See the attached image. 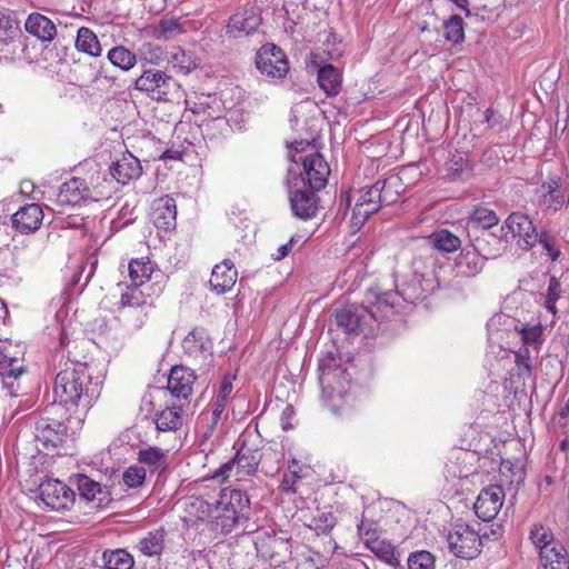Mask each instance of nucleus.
<instances>
[{"mask_svg":"<svg viewBox=\"0 0 569 569\" xmlns=\"http://www.w3.org/2000/svg\"><path fill=\"white\" fill-rule=\"evenodd\" d=\"M318 371L323 405L337 417H351L357 406L350 393L351 376L347 369L332 353H327L319 359Z\"/></svg>","mask_w":569,"mask_h":569,"instance_id":"obj_1","label":"nucleus"},{"mask_svg":"<svg viewBox=\"0 0 569 569\" xmlns=\"http://www.w3.org/2000/svg\"><path fill=\"white\" fill-rule=\"evenodd\" d=\"M90 368L86 363L70 362L60 370L53 382V395L60 406L68 410L78 406L90 407L99 397V382L91 381Z\"/></svg>","mask_w":569,"mask_h":569,"instance_id":"obj_2","label":"nucleus"},{"mask_svg":"<svg viewBox=\"0 0 569 569\" xmlns=\"http://www.w3.org/2000/svg\"><path fill=\"white\" fill-rule=\"evenodd\" d=\"M400 178L391 176L387 179H378L373 184L360 189L352 209V226L360 229L366 220L382 206L395 203L400 196Z\"/></svg>","mask_w":569,"mask_h":569,"instance_id":"obj_3","label":"nucleus"},{"mask_svg":"<svg viewBox=\"0 0 569 569\" xmlns=\"http://www.w3.org/2000/svg\"><path fill=\"white\" fill-rule=\"evenodd\" d=\"M212 530L229 533L250 517V499L240 489L224 488L213 502Z\"/></svg>","mask_w":569,"mask_h":569,"instance_id":"obj_4","label":"nucleus"},{"mask_svg":"<svg viewBox=\"0 0 569 569\" xmlns=\"http://www.w3.org/2000/svg\"><path fill=\"white\" fill-rule=\"evenodd\" d=\"M151 310L152 300L146 298L141 289L131 288L121 293L114 320L127 333L133 335L146 325Z\"/></svg>","mask_w":569,"mask_h":569,"instance_id":"obj_5","label":"nucleus"},{"mask_svg":"<svg viewBox=\"0 0 569 569\" xmlns=\"http://www.w3.org/2000/svg\"><path fill=\"white\" fill-rule=\"evenodd\" d=\"M273 456L276 457L278 453L271 449L260 451L242 447L232 459L214 471L212 478L224 481L234 477L237 480H240L246 476L253 475L262 459H268Z\"/></svg>","mask_w":569,"mask_h":569,"instance_id":"obj_6","label":"nucleus"},{"mask_svg":"<svg viewBox=\"0 0 569 569\" xmlns=\"http://www.w3.org/2000/svg\"><path fill=\"white\" fill-rule=\"evenodd\" d=\"M134 88L154 101H167L180 89V84L167 72L149 68L136 79Z\"/></svg>","mask_w":569,"mask_h":569,"instance_id":"obj_7","label":"nucleus"},{"mask_svg":"<svg viewBox=\"0 0 569 569\" xmlns=\"http://www.w3.org/2000/svg\"><path fill=\"white\" fill-rule=\"evenodd\" d=\"M447 542L450 552L462 559H473L482 549L478 531L466 523H455L447 535Z\"/></svg>","mask_w":569,"mask_h":569,"instance_id":"obj_8","label":"nucleus"},{"mask_svg":"<svg viewBox=\"0 0 569 569\" xmlns=\"http://www.w3.org/2000/svg\"><path fill=\"white\" fill-rule=\"evenodd\" d=\"M427 262L432 267L430 273L426 274L416 270L410 281L397 284L396 293L399 299L401 298L409 303H416L418 300H422L439 288V280L435 270L436 261L433 258L429 257L427 258Z\"/></svg>","mask_w":569,"mask_h":569,"instance_id":"obj_9","label":"nucleus"},{"mask_svg":"<svg viewBox=\"0 0 569 569\" xmlns=\"http://www.w3.org/2000/svg\"><path fill=\"white\" fill-rule=\"evenodd\" d=\"M500 232L507 234V239L516 240L517 246L522 250H530L538 239L537 229L530 217L522 212H512L505 220Z\"/></svg>","mask_w":569,"mask_h":569,"instance_id":"obj_10","label":"nucleus"},{"mask_svg":"<svg viewBox=\"0 0 569 569\" xmlns=\"http://www.w3.org/2000/svg\"><path fill=\"white\" fill-rule=\"evenodd\" d=\"M253 543L258 555L273 566L284 562L291 555L289 540L278 537L274 531H257Z\"/></svg>","mask_w":569,"mask_h":569,"instance_id":"obj_11","label":"nucleus"},{"mask_svg":"<svg viewBox=\"0 0 569 569\" xmlns=\"http://www.w3.org/2000/svg\"><path fill=\"white\" fill-rule=\"evenodd\" d=\"M38 496L51 510H69L74 503V492L59 479L49 478L40 482Z\"/></svg>","mask_w":569,"mask_h":569,"instance_id":"obj_12","label":"nucleus"},{"mask_svg":"<svg viewBox=\"0 0 569 569\" xmlns=\"http://www.w3.org/2000/svg\"><path fill=\"white\" fill-rule=\"evenodd\" d=\"M256 66L261 74L274 79H282L289 71V63L284 52L276 44L262 46L256 54Z\"/></svg>","mask_w":569,"mask_h":569,"instance_id":"obj_13","label":"nucleus"},{"mask_svg":"<svg viewBox=\"0 0 569 569\" xmlns=\"http://www.w3.org/2000/svg\"><path fill=\"white\" fill-rule=\"evenodd\" d=\"M292 161L296 163L299 161L302 162V182L305 186L307 184L313 190H320L326 187L330 174V168L319 152H312L299 158L292 156Z\"/></svg>","mask_w":569,"mask_h":569,"instance_id":"obj_14","label":"nucleus"},{"mask_svg":"<svg viewBox=\"0 0 569 569\" xmlns=\"http://www.w3.org/2000/svg\"><path fill=\"white\" fill-rule=\"evenodd\" d=\"M68 429L60 420L41 416L34 422V438L43 449L50 450L61 446L68 436Z\"/></svg>","mask_w":569,"mask_h":569,"instance_id":"obj_15","label":"nucleus"},{"mask_svg":"<svg viewBox=\"0 0 569 569\" xmlns=\"http://www.w3.org/2000/svg\"><path fill=\"white\" fill-rule=\"evenodd\" d=\"M74 483L79 491L80 499L86 501L91 509L104 508L112 501L108 488L86 475H77L74 477Z\"/></svg>","mask_w":569,"mask_h":569,"instance_id":"obj_16","label":"nucleus"},{"mask_svg":"<svg viewBox=\"0 0 569 569\" xmlns=\"http://www.w3.org/2000/svg\"><path fill=\"white\" fill-rule=\"evenodd\" d=\"M503 488L499 485H491L480 491L473 505V509L479 519L488 522L496 518L503 505Z\"/></svg>","mask_w":569,"mask_h":569,"instance_id":"obj_17","label":"nucleus"},{"mask_svg":"<svg viewBox=\"0 0 569 569\" xmlns=\"http://www.w3.org/2000/svg\"><path fill=\"white\" fill-rule=\"evenodd\" d=\"M366 302L368 306H365V308L367 309L369 318L382 320L395 313L399 305V298L396 291L380 292L371 289L366 295Z\"/></svg>","mask_w":569,"mask_h":569,"instance_id":"obj_18","label":"nucleus"},{"mask_svg":"<svg viewBox=\"0 0 569 569\" xmlns=\"http://www.w3.org/2000/svg\"><path fill=\"white\" fill-rule=\"evenodd\" d=\"M91 198V189L86 180L73 177L61 184L57 201L61 207H74L87 202Z\"/></svg>","mask_w":569,"mask_h":569,"instance_id":"obj_19","label":"nucleus"},{"mask_svg":"<svg viewBox=\"0 0 569 569\" xmlns=\"http://www.w3.org/2000/svg\"><path fill=\"white\" fill-rule=\"evenodd\" d=\"M261 24L259 9L246 8L232 14L227 26V33L233 38H241L253 33Z\"/></svg>","mask_w":569,"mask_h":569,"instance_id":"obj_20","label":"nucleus"},{"mask_svg":"<svg viewBox=\"0 0 569 569\" xmlns=\"http://www.w3.org/2000/svg\"><path fill=\"white\" fill-rule=\"evenodd\" d=\"M317 190L298 188L289 191V201L295 217L301 220L311 219L318 210Z\"/></svg>","mask_w":569,"mask_h":569,"instance_id":"obj_21","label":"nucleus"},{"mask_svg":"<svg viewBox=\"0 0 569 569\" xmlns=\"http://www.w3.org/2000/svg\"><path fill=\"white\" fill-rule=\"evenodd\" d=\"M539 204L541 208L557 212L569 204V196L561 189V179L550 177L541 184Z\"/></svg>","mask_w":569,"mask_h":569,"instance_id":"obj_22","label":"nucleus"},{"mask_svg":"<svg viewBox=\"0 0 569 569\" xmlns=\"http://www.w3.org/2000/svg\"><path fill=\"white\" fill-rule=\"evenodd\" d=\"M43 220V212L38 203L21 207L11 216L12 227L22 234L37 231Z\"/></svg>","mask_w":569,"mask_h":569,"instance_id":"obj_23","label":"nucleus"},{"mask_svg":"<svg viewBox=\"0 0 569 569\" xmlns=\"http://www.w3.org/2000/svg\"><path fill=\"white\" fill-rule=\"evenodd\" d=\"M509 240L507 234L501 232V236L489 230H482L480 236H477L471 246L486 259H493L499 257L508 248Z\"/></svg>","mask_w":569,"mask_h":569,"instance_id":"obj_24","label":"nucleus"},{"mask_svg":"<svg viewBox=\"0 0 569 569\" xmlns=\"http://www.w3.org/2000/svg\"><path fill=\"white\" fill-rule=\"evenodd\" d=\"M194 381L196 376L191 369L183 366H176L169 373L167 389L178 399H188L192 393Z\"/></svg>","mask_w":569,"mask_h":569,"instance_id":"obj_25","label":"nucleus"},{"mask_svg":"<svg viewBox=\"0 0 569 569\" xmlns=\"http://www.w3.org/2000/svg\"><path fill=\"white\" fill-rule=\"evenodd\" d=\"M238 278L237 269L230 259H224L216 264L211 272L210 287L218 295L230 291Z\"/></svg>","mask_w":569,"mask_h":569,"instance_id":"obj_26","label":"nucleus"},{"mask_svg":"<svg viewBox=\"0 0 569 569\" xmlns=\"http://www.w3.org/2000/svg\"><path fill=\"white\" fill-rule=\"evenodd\" d=\"M365 306L349 305L336 313L337 325L347 333H356L369 320Z\"/></svg>","mask_w":569,"mask_h":569,"instance_id":"obj_27","label":"nucleus"},{"mask_svg":"<svg viewBox=\"0 0 569 569\" xmlns=\"http://www.w3.org/2000/svg\"><path fill=\"white\" fill-rule=\"evenodd\" d=\"M176 201L170 196L161 197L153 202L151 220L156 228L164 231L173 229L176 226Z\"/></svg>","mask_w":569,"mask_h":569,"instance_id":"obj_28","label":"nucleus"},{"mask_svg":"<svg viewBox=\"0 0 569 569\" xmlns=\"http://www.w3.org/2000/svg\"><path fill=\"white\" fill-rule=\"evenodd\" d=\"M486 259L472 247H465L456 258L455 269L457 276L471 278L482 270Z\"/></svg>","mask_w":569,"mask_h":569,"instance_id":"obj_29","label":"nucleus"},{"mask_svg":"<svg viewBox=\"0 0 569 569\" xmlns=\"http://www.w3.org/2000/svg\"><path fill=\"white\" fill-rule=\"evenodd\" d=\"M142 167L138 158L131 153L123 154L112 163L110 168L111 176L122 184L130 180L138 179L141 176Z\"/></svg>","mask_w":569,"mask_h":569,"instance_id":"obj_30","label":"nucleus"},{"mask_svg":"<svg viewBox=\"0 0 569 569\" xmlns=\"http://www.w3.org/2000/svg\"><path fill=\"white\" fill-rule=\"evenodd\" d=\"M26 30L41 41H52L57 33L54 23L41 13H31L24 23Z\"/></svg>","mask_w":569,"mask_h":569,"instance_id":"obj_31","label":"nucleus"},{"mask_svg":"<svg viewBox=\"0 0 569 569\" xmlns=\"http://www.w3.org/2000/svg\"><path fill=\"white\" fill-rule=\"evenodd\" d=\"M138 461L140 467L146 468V472L151 473L161 471L167 467L168 452L158 447H148L140 449L138 452Z\"/></svg>","mask_w":569,"mask_h":569,"instance_id":"obj_32","label":"nucleus"},{"mask_svg":"<svg viewBox=\"0 0 569 569\" xmlns=\"http://www.w3.org/2000/svg\"><path fill=\"white\" fill-rule=\"evenodd\" d=\"M232 389H233L232 378L229 376H224L220 383L217 397L211 405L212 409L210 412V423H209L210 431L213 430V428L217 426L218 421L220 420L221 415H222V412L227 406V402L230 398V395L232 392Z\"/></svg>","mask_w":569,"mask_h":569,"instance_id":"obj_33","label":"nucleus"},{"mask_svg":"<svg viewBox=\"0 0 569 569\" xmlns=\"http://www.w3.org/2000/svg\"><path fill=\"white\" fill-rule=\"evenodd\" d=\"M341 71L332 64H325L318 69V83L327 96H337L341 89Z\"/></svg>","mask_w":569,"mask_h":569,"instance_id":"obj_34","label":"nucleus"},{"mask_svg":"<svg viewBox=\"0 0 569 569\" xmlns=\"http://www.w3.org/2000/svg\"><path fill=\"white\" fill-rule=\"evenodd\" d=\"M184 353L190 357H199L210 348V342L204 329L196 328L190 331L182 341Z\"/></svg>","mask_w":569,"mask_h":569,"instance_id":"obj_35","label":"nucleus"},{"mask_svg":"<svg viewBox=\"0 0 569 569\" xmlns=\"http://www.w3.org/2000/svg\"><path fill=\"white\" fill-rule=\"evenodd\" d=\"M74 46L78 51L90 57H100L102 53V48L97 34L88 27L78 29Z\"/></svg>","mask_w":569,"mask_h":569,"instance_id":"obj_36","label":"nucleus"},{"mask_svg":"<svg viewBox=\"0 0 569 569\" xmlns=\"http://www.w3.org/2000/svg\"><path fill=\"white\" fill-rule=\"evenodd\" d=\"M182 410L180 407L170 406L156 415V427L159 431H176L182 426Z\"/></svg>","mask_w":569,"mask_h":569,"instance_id":"obj_37","label":"nucleus"},{"mask_svg":"<svg viewBox=\"0 0 569 569\" xmlns=\"http://www.w3.org/2000/svg\"><path fill=\"white\" fill-rule=\"evenodd\" d=\"M129 277L133 288L140 289L148 280H150L154 267L153 263L144 259H132L128 266Z\"/></svg>","mask_w":569,"mask_h":569,"instance_id":"obj_38","label":"nucleus"},{"mask_svg":"<svg viewBox=\"0 0 569 569\" xmlns=\"http://www.w3.org/2000/svg\"><path fill=\"white\" fill-rule=\"evenodd\" d=\"M545 569H569L567 552L561 543L546 548L540 556Z\"/></svg>","mask_w":569,"mask_h":569,"instance_id":"obj_39","label":"nucleus"},{"mask_svg":"<svg viewBox=\"0 0 569 569\" xmlns=\"http://www.w3.org/2000/svg\"><path fill=\"white\" fill-rule=\"evenodd\" d=\"M102 560L107 569H132L133 557L124 549L106 550Z\"/></svg>","mask_w":569,"mask_h":569,"instance_id":"obj_40","label":"nucleus"},{"mask_svg":"<svg viewBox=\"0 0 569 569\" xmlns=\"http://www.w3.org/2000/svg\"><path fill=\"white\" fill-rule=\"evenodd\" d=\"M429 242L433 248L443 252H452L459 249L461 246L460 239L446 229L437 230L431 233L429 237Z\"/></svg>","mask_w":569,"mask_h":569,"instance_id":"obj_41","label":"nucleus"},{"mask_svg":"<svg viewBox=\"0 0 569 569\" xmlns=\"http://www.w3.org/2000/svg\"><path fill=\"white\" fill-rule=\"evenodd\" d=\"M107 58L110 63L123 71L130 70L137 63L136 54L123 46L113 47L109 50Z\"/></svg>","mask_w":569,"mask_h":569,"instance_id":"obj_42","label":"nucleus"},{"mask_svg":"<svg viewBox=\"0 0 569 569\" xmlns=\"http://www.w3.org/2000/svg\"><path fill=\"white\" fill-rule=\"evenodd\" d=\"M522 347H529L533 352L538 353L543 343V329L540 323L535 326H522L518 329Z\"/></svg>","mask_w":569,"mask_h":569,"instance_id":"obj_43","label":"nucleus"},{"mask_svg":"<svg viewBox=\"0 0 569 569\" xmlns=\"http://www.w3.org/2000/svg\"><path fill=\"white\" fill-rule=\"evenodd\" d=\"M168 61L171 63L173 69H177L184 74L198 67V59L194 54L192 52H187L181 48H176L171 52Z\"/></svg>","mask_w":569,"mask_h":569,"instance_id":"obj_44","label":"nucleus"},{"mask_svg":"<svg viewBox=\"0 0 569 569\" xmlns=\"http://www.w3.org/2000/svg\"><path fill=\"white\" fill-rule=\"evenodd\" d=\"M446 178L449 180H465L470 174L468 160L462 153L453 154L446 163Z\"/></svg>","mask_w":569,"mask_h":569,"instance_id":"obj_45","label":"nucleus"},{"mask_svg":"<svg viewBox=\"0 0 569 569\" xmlns=\"http://www.w3.org/2000/svg\"><path fill=\"white\" fill-rule=\"evenodd\" d=\"M188 512L197 520H210L213 525V503H209L202 497H192L188 502Z\"/></svg>","mask_w":569,"mask_h":569,"instance_id":"obj_46","label":"nucleus"},{"mask_svg":"<svg viewBox=\"0 0 569 569\" xmlns=\"http://www.w3.org/2000/svg\"><path fill=\"white\" fill-rule=\"evenodd\" d=\"M138 548L148 557L160 555L163 549V532L159 530L149 532L146 537L140 539Z\"/></svg>","mask_w":569,"mask_h":569,"instance_id":"obj_47","label":"nucleus"},{"mask_svg":"<svg viewBox=\"0 0 569 569\" xmlns=\"http://www.w3.org/2000/svg\"><path fill=\"white\" fill-rule=\"evenodd\" d=\"M470 222L482 230H489L491 227L498 224L499 218L493 210L478 207L473 210Z\"/></svg>","mask_w":569,"mask_h":569,"instance_id":"obj_48","label":"nucleus"},{"mask_svg":"<svg viewBox=\"0 0 569 569\" xmlns=\"http://www.w3.org/2000/svg\"><path fill=\"white\" fill-rule=\"evenodd\" d=\"M445 38L452 43H460L465 39L463 21L461 17L453 14L443 24Z\"/></svg>","mask_w":569,"mask_h":569,"instance_id":"obj_49","label":"nucleus"},{"mask_svg":"<svg viewBox=\"0 0 569 569\" xmlns=\"http://www.w3.org/2000/svg\"><path fill=\"white\" fill-rule=\"evenodd\" d=\"M530 539L533 545L540 549V553L546 548H552L558 542L555 541L552 532L541 525H535L530 531Z\"/></svg>","mask_w":569,"mask_h":569,"instance_id":"obj_50","label":"nucleus"},{"mask_svg":"<svg viewBox=\"0 0 569 569\" xmlns=\"http://www.w3.org/2000/svg\"><path fill=\"white\" fill-rule=\"evenodd\" d=\"M409 569H435V557L426 550L411 553L408 558Z\"/></svg>","mask_w":569,"mask_h":569,"instance_id":"obj_51","label":"nucleus"},{"mask_svg":"<svg viewBox=\"0 0 569 569\" xmlns=\"http://www.w3.org/2000/svg\"><path fill=\"white\" fill-rule=\"evenodd\" d=\"M537 243H539L547 252L551 261H556L560 257V249L558 247L557 238L549 231H541L538 233Z\"/></svg>","mask_w":569,"mask_h":569,"instance_id":"obj_52","label":"nucleus"},{"mask_svg":"<svg viewBox=\"0 0 569 569\" xmlns=\"http://www.w3.org/2000/svg\"><path fill=\"white\" fill-rule=\"evenodd\" d=\"M560 296H561V283L556 277H551L549 280V284H548V289H547V293H546L545 307L553 316L557 315L556 302L558 301Z\"/></svg>","mask_w":569,"mask_h":569,"instance_id":"obj_53","label":"nucleus"},{"mask_svg":"<svg viewBox=\"0 0 569 569\" xmlns=\"http://www.w3.org/2000/svg\"><path fill=\"white\" fill-rule=\"evenodd\" d=\"M529 347H521L515 352L516 365L520 376L530 377L532 375L531 352Z\"/></svg>","mask_w":569,"mask_h":569,"instance_id":"obj_54","label":"nucleus"},{"mask_svg":"<svg viewBox=\"0 0 569 569\" xmlns=\"http://www.w3.org/2000/svg\"><path fill=\"white\" fill-rule=\"evenodd\" d=\"M147 472L144 467L130 466L123 472V482L130 488H137L141 486L146 479Z\"/></svg>","mask_w":569,"mask_h":569,"instance_id":"obj_55","label":"nucleus"},{"mask_svg":"<svg viewBox=\"0 0 569 569\" xmlns=\"http://www.w3.org/2000/svg\"><path fill=\"white\" fill-rule=\"evenodd\" d=\"M19 28L9 18H0V44L8 46L14 41Z\"/></svg>","mask_w":569,"mask_h":569,"instance_id":"obj_56","label":"nucleus"},{"mask_svg":"<svg viewBox=\"0 0 569 569\" xmlns=\"http://www.w3.org/2000/svg\"><path fill=\"white\" fill-rule=\"evenodd\" d=\"M22 367L18 366V360L2 356L0 358V375L3 377H18L22 373Z\"/></svg>","mask_w":569,"mask_h":569,"instance_id":"obj_57","label":"nucleus"},{"mask_svg":"<svg viewBox=\"0 0 569 569\" xmlns=\"http://www.w3.org/2000/svg\"><path fill=\"white\" fill-rule=\"evenodd\" d=\"M315 529L321 533H328L336 525V517L330 512H323L313 519Z\"/></svg>","mask_w":569,"mask_h":569,"instance_id":"obj_58","label":"nucleus"},{"mask_svg":"<svg viewBox=\"0 0 569 569\" xmlns=\"http://www.w3.org/2000/svg\"><path fill=\"white\" fill-rule=\"evenodd\" d=\"M368 546L379 558L390 562L393 556V549L390 543L372 540L371 542L368 541Z\"/></svg>","mask_w":569,"mask_h":569,"instance_id":"obj_59","label":"nucleus"},{"mask_svg":"<svg viewBox=\"0 0 569 569\" xmlns=\"http://www.w3.org/2000/svg\"><path fill=\"white\" fill-rule=\"evenodd\" d=\"M160 30L164 38H172L180 32L179 23L173 19H166L160 22Z\"/></svg>","mask_w":569,"mask_h":569,"instance_id":"obj_60","label":"nucleus"},{"mask_svg":"<svg viewBox=\"0 0 569 569\" xmlns=\"http://www.w3.org/2000/svg\"><path fill=\"white\" fill-rule=\"evenodd\" d=\"M100 337L107 345L117 346L121 342L118 332L113 331L110 326H104V329L100 331Z\"/></svg>","mask_w":569,"mask_h":569,"instance_id":"obj_61","label":"nucleus"},{"mask_svg":"<svg viewBox=\"0 0 569 569\" xmlns=\"http://www.w3.org/2000/svg\"><path fill=\"white\" fill-rule=\"evenodd\" d=\"M485 120L489 128H497L502 126L503 117L492 109H487Z\"/></svg>","mask_w":569,"mask_h":569,"instance_id":"obj_62","label":"nucleus"},{"mask_svg":"<svg viewBox=\"0 0 569 569\" xmlns=\"http://www.w3.org/2000/svg\"><path fill=\"white\" fill-rule=\"evenodd\" d=\"M295 415V409L291 405H287L281 413V426L283 430H290L292 429V425L290 422V419Z\"/></svg>","mask_w":569,"mask_h":569,"instance_id":"obj_63","label":"nucleus"},{"mask_svg":"<svg viewBox=\"0 0 569 569\" xmlns=\"http://www.w3.org/2000/svg\"><path fill=\"white\" fill-rule=\"evenodd\" d=\"M293 242H295V238L292 237L287 243L281 244L277 249V253L272 254L273 259L281 260V259L286 258L289 254V252L292 250Z\"/></svg>","mask_w":569,"mask_h":569,"instance_id":"obj_64","label":"nucleus"}]
</instances>
